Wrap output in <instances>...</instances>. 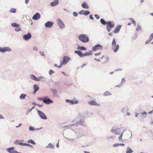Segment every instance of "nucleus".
Masks as SVG:
<instances>
[{"instance_id":"nucleus-35","label":"nucleus","mask_w":153,"mask_h":153,"mask_svg":"<svg viewBox=\"0 0 153 153\" xmlns=\"http://www.w3.org/2000/svg\"><path fill=\"white\" fill-rule=\"evenodd\" d=\"M78 49H79L82 50H85L86 48L83 46H79L77 48Z\"/></svg>"},{"instance_id":"nucleus-36","label":"nucleus","mask_w":153,"mask_h":153,"mask_svg":"<svg viewBox=\"0 0 153 153\" xmlns=\"http://www.w3.org/2000/svg\"><path fill=\"white\" fill-rule=\"evenodd\" d=\"M27 143H31L34 145L36 144V143L32 140H30L27 141Z\"/></svg>"},{"instance_id":"nucleus-18","label":"nucleus","mask_w":153,"mask_h":153,"mask_svg":"<svg viewBox=\"0 0 153 153\" xmlns=\"http://www.w3.org/2000/svg\"><path fill=\"white\" fill-rule=\"evenodd\" d=\"M15 148L12 147L11 148H10L6 149V150L9 153H16L15 151L16 150H14Z\"/></svg>"},{"instance_id":"nucleus-7","label":"nucleus","mask_w":153,"mask_h":153,"mask_svg":"<svg viewBox=\"0 0 153 153\" xmlns=\"http://www.w3.org/2000/svg\"><path fill=\"white\" fill-rule=\"evenodd\" d=\"M37 111L38 115L42 119L45 120L47 119V117L43 112L38 110H37Z\"/></svg>"},{"instance_id":"nucleus-21","label":"nucleus","mask_w":153,"mask_h":153,"mask_svg":"<svg viewBox=\"0 0 153 153\" xmlns=\"http://www.w3.org/2000/svg\"><path fill=\"white\" fill-rule=\"evenodd\" d=\"M126 80L124 78H123L122 79V81L119 84V85H116L115 86L116 87H122L123 85L124 84V83L126 82Z\"/></svg>"},{"instance_id":"nucleus-51","label":"nucleus","mask_w":153,"mask_h":153,"mask_svg":"<svg viewBox=\"0 0 153 153\" xmlns=\"http://www.w3.org/2000/svg\"><path fill=\"white\" fill-rule=\"evenodd\" d=\"M119 146V143H115L113 145V146L114 147H116Z\"/></svg>"},{"instance_id":"nucleus-58","label":"nucleus","mask_w":153,"mask_h":153,"mask_svg":"<svg viewBox=\"0 0 153 153\" xmlns=\"http://www.w3.org/2000/svg\"><path fill=\"white\" fill-rule=\"evenodd\" d=\"M15 31H19L21 30V28L19 27H18L15 29Z\"/></svg>"},{"instance_id":"nucleus-11","label":"nucleus","mask_w":153,"mask_h":153,"mask_svg":"<svg viewBox=\"0 0 153 153\" xmlns=\"http://www.w3.org/2000/svg\"><path fill=\"white\" fill-rule=\"evenodd\" d=\"M70 58L69 57L67 56H65L63 58L62 63L63 65L66 64L70 60Z\"/></svg>"},{"instance_id":"nucleus-38","label":"nucleus","mask_w":153,"mask_h":153,"mask_svg":"<svg viewBox=\"0 0 153 153\" xmlns=\"http://www.w3.org/2000/svg\"><path fill=\"white\" fill-rule=\"evenodd\" d=\"M66 101L68 102V103H70L71 104H73V101H72V100H68V99H67L65 100Z\"/></svg>"},{"instance_id":"nucleus-12","label":"nucleus","mask_w":153,"mask_h":153,"mask_svg":"<svg viewBox=\"0 0 153 153\" xmlns=\"http://www.w3.org/2000/svg\"><path fill=\"white\" fill-rule=\"evenodd\" d=\"M32 36L30 33H28L27 34L24 35L23 36V39L26 41H28L31 37Z\"/></svg>"},{"instance_id":"nucleus-30","label":"nucleus","mask_w":153,"mask_h":153,"mask_svg":"<svg viewBox=\"0 0 153 153\" xmlns=\"http://www.w3.org/2000/svg\"><path fill=\"white\" fill-rule=\"evenodd\" d=\"M100 23L103 25H105L107 24L106 22L103 19H102L100 20Z\"/></svg>"},{"instance_id":"nucleus-6","label":"nucleus","mask_w":153,"mask_h":153,"mask_svg":"<svg viewBox=\"0 0 153 153\" xmlns=\"http://www.w3.org/2000/svg\"><path fill=\"white\" fill-rule=\"evenodd\" d=\"M79 116L83 118L90 117L93 115V113L91 112H84L80 113L79 114Z\"/></svg>"},{"instance_id":"nucleus-26","label":"nucleus","mask_w":153,"mask_h":153,"mask_svg":"<svg viewBox=\"0 0 153 153\" xmlns=\"http://www.w3.org/2000/svg\"><path fill=\"white\" fill-rule=\"evenodd\" d=\"M19 144L22 146H27L29 147H30L32 148H33V146H31V145L29 144H28L25 143H19Z\"/></svg>"},{"instance_id":"nucleus-13","label":"nucleus","mask_w":153,"mask_h":153,"mask_svg":"<svg viewBox=\"0 0 153 153\" xmlns=\"http://www.w3.org/2000/svg\"><path fill=\"white\" fill-rule=\"evenodd\" d=\"M140 115L139 116V119H143L144 118H146L147 116V113L145 111H144L143 113H139Z\"/></svg>"},{"instance_id":"nucleus-31","label":"nucleus","mask_w":153,"mask_h":153,"mask_svg":"<svg viewBox=\"0 0 153 153\" xmlns=\"http://www.w3.org/2000/svg\"><path fill=\"white\" fill-rule=\"evenodd\" d=\"M89 104L91 105H97V103L94 101H92L88 102Z\"/></svg>"},{"instance_id":"nucleus-14","label":"nucleus","mask_w":153,"mask_h":153,"mask_svg":"<svg viewBox=\"0 0 153 153\" xmlns=\"http://www.w3.org/2000/svg\"><path fill=\"white\" fill-rule=\"evenodd\" d=\"M102 48V47L100 44H97L92 47V50L93 51H96L97 50L101 49Z\"/></svg>"},{"instance_id":"nucleus-10","label":"nucleus","mask_w":153,"mask_h":153,"mask_svg":"<svg viewBox=\"0 0 153 153\" xmlns=\"http://www.w3.org/2000/svg\"><path fill=\"white\" fill-rule=\"evenodd\" d=\"M12 49L9 47H4V48H0V52L4 53L6 51H12Z\"/></svg>"},{"instance_id":"nucleus-5","label":"nucleus","mask_w":153,"mask_h":153,"mask_svg":"<svg viewBox=\"0 0 153 153\" xmlns=\"http://www.w3.org/2000/svg\"><path fill=\"white\" fill-rule=\"evenodd\" d=\"M76 138L81 137L84 135V131L81 129H76L75 130Z\"/></svg>"},{"instance_id":"nucleus-29","label":"nucleus","mask_w":153,"mask_h":153,"mask_svg":"<svg viewBox=\"0 0 153 153\" xmlns=\"http://www.w3.org/2000/svg\"><path fill=\"white\" fill-rule=\"evenodd\" d=\"M46 148H51L52 149H54V146L52 143H49L48 145L46 146Z\"/></svg>"},{"instance_id":"nucleus-64","label":"nucleus","mask_w":153,"mask_h":153,"mask_svg":"<svg viewBox=\"0 0 153 153\" xmlns=\"http://www.w3.org/2000/svg\"><path fill=\"white\" fill-rule=\"evenodd\" d=\"M101 53L100 52L97 53H96L94 54L95 55V56H98L99 55H100Z\"/></svg>"},{"instance_id":"nucleus-43","label":"nucleus","mask_w":153,"mask_h":153,"mask_svg":"<svg viewBox=\"0 0 153 153\" xmlns=\"http://www.w3.org/2000/svg\"><path fill=\"white\" fill-rule=\"evenodd\" d=\"M117 129L112 128L111 130V132L115 134V133L117 131Z\"/></svg>"},{"instance_id":"nucleus-9","label":"nucleus","mask_w":153,"mask_h":153,"mask_svg":"<svg viewBox=\"0 0 153 153\" xmlns=\"http://www.w3.org/2000/svg\"><path fill=\"white\" fill-rule=\"evenodd\" d=\"M56 21L57 24L60 28L63 29L65 27V24L61 19H57Z\"/></svg>"},{"instance_id":"nucleus-56","label":"nucleus","mask_w":153,"mask_h":153,"mask_svg":"<svg viewBox=\"0 0 153 153\" xmlns=\"http://www.w3.org/2000/svg\"><path fill=\"white\" fill-rule=\"evenodd\" d=\"M153 39V33H152L150 36L149 39L151 40H152Z\"/></svg>"},{"instance_id":"nucleus-28","label":"nucleus","mask_w":153,"mask_h":153,"mask_svg":"<svg viewBox=\"0 0 153 153\" xmlns=\"http://www.w3.org/2000/svg\"><path fill=\"white\" fill-rule=\"evenodd\" d=\"M26 94H22L20 96L19 98L20 99H25L26 97Z\"/></svg>"},{"instance_id":"nucleus-45","label":"nucleus","mask_w":153,"mask_h":153,"mask_svg":"<svg viewBox=\"0 0 153 153\" xmlns=\"http://www.w3.org/2000/svg\"><path fill=\"white\" fill-rule=\"evenodd\" d=\"M29 129L30 131H34L35 130V128L32 126H30L29 127Z\"/></svg>"},{"instance_id":"nucleus-33","label":"nucleus","mask_w":153,"mask_h":153,"mask_svg":"<svg viewBox=\"0 0 153 153\" xmlns=\"http://www.w3.org/2000/svg\"><path fill=\"white\" fill-rule=\"evenodd\" d=\"M104 96H107L108 95H111V93L108 91H106L104 93Z\"/></svg>"},{"instance_id":"nucleus-49","label":"nucleus","mask_w":153,"mask_h":153,"mask_svg":"<svg viewBox=\"0 0 153 153\" xmlns=\"http://www.w3.org/2000/svg\"><path fill=\"white\" fill-rule=\"evenodd\" d=\"M127 110V108L126 107H124L121 110L122 111L123 113H124L125 112V111Z\"/></svg>"},{"instance_id":"nucleus-46","label":"nucleus","mask_w":153,"mask_h":153,"mask_svg":"<svg viewBox=\"0 0 153 153\" xmlns=\"http://www.w3.org/2000/svg\"><path fill=\"white\" fill-rule=\"evenodd\" d=\"M38 78H39L40 80L41 79V81H43V80L45 79V77L43 76H40Z\"/></svg>"},{"instance_id":"nucleus-59","label":"nucleus","mask_w":153,"mask_h":153,"mask_svg":"<svg viewBox=\"0 0 153 153\" xmlns=\"http://www.w3.org/2000/svg\"><path fill=\"white\" fill-rule=\"evenodd\" d=\"M151 40L150 39H149L148 40H147L145 42V44H147L148 43H149V42H150L151 41Z\"/></svg>"},{"instance_id":"nucleus-50","label":"nucleus","mask_w":153,"mask_h":153,"mask_svg":"<svg viewBox=\"0 0 153 153\" xmlns=\"http://www.w3.org/2000/svg\"><path fill=\"white\" fill-rule=\"evenodd\" d=\"M84 10H82L79 12V13L80 14L84 15Z\"/></svg>"},{"instance_id":"nucleus-57","label":"nucleus","mask_w":153,"mask_h":153,"mask_svg":"<svg viewBox=\"0 0 153 153\" xmlns=\"http://www.w3.org/2000/svg\"><path fill=\"white\" fill-rule=\"evenodd\" d=\"M33 50L36 51H38V48L36 46H34L33 47Z\"/></svg>"},{"instance_id":"nucleus-41","label":"nucleus","mask_w":153,"mask_h":153,"mask_svg":"<svg viewBox=\"0 0 153 153\" xmlns=\"http://www.w3.org/2000/svg\"><path fill=\"white\" fill-rule=\"evenodd\" d=\"M130 20H131V22L133 24H134V25L135 26L136 25V22H135V21H134V20L132 18H131L130 19Z\"/></svg>"},{"instance_id":"nucleus-3","label":"nucleus","mask_w":153,"mask_h":153,"mask_svg":"<svg viewBox=\"0 0 153 153\" xmlns=\"http://www.w3.org/2000/svg\"><path fill=\"white\" fill-rule=\"evenodd\" d=\"M78 38L80 41L84 43L87 42L89 41L88 37L86 34H80L78 36Z\"/></svg>"},{"instance_id":"nucleus-34","label":"nucleus","mask_w":153,"mask_h":153,"mask_svg":"<svg viewBox=\"0 0 153 153\" xmlns=\"http://www.w3.org/2000/svg\"><path fill=\"white\" fill-rule=\"evenodd\" d=\"M11 25L12 27H18L19 26V25L16 23H12Z\"/></svg>"},{"instance_id":"nucleus-62","label":"nucleus","mask_w":153,"mask_h":153,"mask_svg":"<svg viewBox=\"0 0 153 153\" xmlns=\"http://www.w3.org/2000/svg\"><path fill=\"white\" fill-rule=\"evenodd\" d=\"M36 105L39 106V107H42L43 106V104H36Z\"/></svg>"},{"instance_id":"nucleus-2","label":"nucleus","mask_w":153,"mask_h":153,"mask_svg":"<svg viewBox=\"0 0 153 153\" xmlns=\"http://www.w3.org/2000/svg\"><path fill=\"white\" fill-rule=\"evenodd\" d=\"M65 136L64 137L70 142H72L73 139L76 138L75 131L72 129L69 130Z\"/></svg>"},{"instance_id":"nucleus-24","label":"nucleus","mask_w":153,"mask_h":153,"mask_svg":"<svg viewBox=\"0 0 153 153\" xmlns=\"http://www.w3.org/2000/svg\"><path fill=\"white\" fill-rule=\"evenodd\" d=\"M74 53L77 54L79 56L81 57H83V54L81 53V51H74Z\"/></svg>"},{"instance_id":"nucleus-48","label":"nucleus","mask_w":153,"mask_h":153,"mask_svg":"<svg viewBox=\"0 0 153 153\" xmlns=\"http://www.w3.org/2000/svg\"><path fill=\"white\" fill-rule=\"evenodd\" d=\"M54 73V71L52 70H50V71H49V74L51 75H52V74Z\"/></svg>"},{"instance_id":"nucleus-37","label":"nucleus","mask_w":153,"mask_h":153,"mask_svg":"<svg viewBox=\"0 0 153 153\" xmlns=\"http://www.w3.org/2000/svg\"><path fill=\"white\" fill-rule=\"evenodd\" d=\"M91 54V53L90 52H86L85 53H83V57L85 56H88Z\"/></svg>"},{"instance_id":"nucleus-60","label":"nucleus","mask_w":153,"mask_h":153,"mask_svg":"<svg viewBox=\"0 0 153 153\" xmlns=\"http://www.w3.org/2000/svg\"><path fill=\"white\" fill-rule=\"evenodd\" d=\"M106 28L108 32H109L111 31V28L107 27Z\"/></svg>"},{"instance_id":"nucleus-63","label":"nucleus","mask_w":153,"mask_h":153,"mask_svg":"<svg viewBox=\"0 0 153 153\" xmlns=\"http://www.w3.org/2000/svg\"><path fill=\"white\" fill-rule=\"evenodd\" d=\"M89 18L91 19H92V20H93L94 19V18L92 16V15H90V16H89Z\"/></svg>"},{"instance_id":"nucleus-15","label":"nucleus","mask_w":153,"mask_h":153,"mask_svg":"<svg viewBox=\"0 0 153 153\" xmlns=\"http://www.w3.org/2000/svg\"><path fill=\"white\" fill-rule=\"evenodd\" d=\"M53 24V22L48 21L46 22L45 24V26L46 27L51 28Z\"/></svg>"},{"instance_id":"nucleus-53","label":"nucleus","mask_w":153,"mask_h":153,"mask_svg":"<svg viewBox=\"0 0 153 153\" xmlns=\"http://www.w3.org/2000/svg\"><path fill=\"white\" fill-rule=\"evenodd\" d=\"M39 53H40L41 56L45 57V55L43 52L40 51Z\"/></svg>"},{"instance_id":"nucleus-17","label":"nucleus","mask_w":153,"mask_h":153,"mask_svg":"<svg viewBox=\"0 0 153 153\" xmlns=\"http://www.w3.org/2000/svg\"><path fill=\"white\" fill-rule=\"evenodd\" d=\"M30 78L32 79L37 82H39L40 81V79L39 78L36 77L33 74L30 75Z\"/></svg>"},{"instance_id":"nucleus-61","label":"nucleus","mask_w":153,"mask_h":153,"mask_svg":"<svg viewBox=\"0 0 153 153\" xmlns=\"http://www.w3.org/2000/svg\"><path fill=\"white\" fill-rule=\"evenodd\" d=\"M94 17L97 19H99L100 18V17H99V16L97 14H95L94 15Z\"/></svg>"},{"instance_id":"nucleus-22","label":"nucleus","mask_w":153,"mask_h":153,"mask_svg":"<svg viewBox=\"0 0 153 153\" xmlns=\"http://www.w3.org/2000/svg\"><path fill=\"white\" fill-rule=\"evenodd\" d=\"M121 27V26L118 25L117 26L115 29V30L114 31L113 33H117L120 31Z\"/></svg>"},{"instance_id":"nucleus-19","label":"nucleus","mask_w":153,"mask_h":153,"mask_svg":"<svg viewBox=\"0 0 153 153\" xmlns=\"http://www.w3.org/2000/svg\"><path fill=\"white\" fill-rule=\"evenodd\" d=\"M107 27L113 28L114 27L115 25L114 24H112L111 22L109 21L107 22Z\"/></svg>"},{"instance_id":"nucleus-47","label":"nucleus","mask_w":153,"mask_h":153,"mask_svg":"<svg viewBox=\"0 0 153 153\" xmlns=\"http://www.w3.org/2000/svg\"><path fill=\"white\" fill-rule=\"evenodd\" d=\"M37 100H39L42 101L43 102L44 100V97L42 98L41 97H37Z\"/></svg>"},{"instance_id":"nucleus-25","label":"nucleus","mask_w":153,"mask_h":153,"mask_svg":"<svg viewBox=\"0 0 153 153\" xmlns=\"http://www.w3.org/2000/svg\"><path fill=\"white\" fill-rule=\"evenodd\" d=\"M74 53L77 54L79 56L81 57H83V54L81 53V51H74Z\"/></svg>"},{"instance_id":"nucleus-52","label":"nucleus","mask_w":153,"mask_h":153,"mask_svg":"<svg viewBox=\"0 0 153 153\" xmlns=\"http://www.w3.org/2000/svg\"><path fill=\"white\" fill-rule=\"evenodd\" d=\"M73 15L75 17L77 16L78 15V13H77V12H73Z\"/></svg>"},{"instance_id":"nucleus-40","label":"nucleus","mask_w":153,"mask_h":153,"mask_svg":"<svg viewBox=\"0 0 153 153\" xmlns=\"http://www.w3.org/2000/svg\"><path fill=\"white\" fill-rule=\"evenodd\" d=\"M141 28L140 27V25H137V27L136 29V30L137 31H138L140 30Z\"/></svg>"},{"instance_id":"nucleus-8","label":"nucleus","mask_w":153,"mask_h":153,"mask_svg":"<svg viewBox=\"0 0 153 153\" xmlns=\"http://www.w3.org/2000/svg\"><path fill=\"white\" fill-rule=\"evenodd\" d=\"M43 102L46 104L48 105L50 103H52L53 102V101L52 100L50 99L48 96H45L44 97Z\"/></svg>"},{"instance_id":"nucleus-23","label":"nucleus","mask_w":153,"mask_h":153,"mask_svg":"<svg viewBox=\"0 0 153 153\" xmlns=\"http://www.w3.org/2000/svg\"><path fill=\"white\" fill-rule=\"evenodd\" d=\"M39 87L38 86L36 85H33V89H34V92L33 94H34L36 91H38L39 90Z\"/></svg>"},{"instance_id":"nucleus-16","label":"nucleus","mask_w":153,"mask_h":153,"mask_svg":"<svg viewBox=\"0 0 153 153\" xmlns=\"http://www.w3.org/2000/svg\"><path fill=\"white\" fill-rule=\"evenodd\" d=\"M41 15L38 13H36L32 17V19L34 20L39 19Z\"/></svg>"},{"instance_id":"nucleus-55","label":"nucleus","mask_w":153,"mask_h":153,"mask_svg":"<svg viewBox=\"0 0 153 153\" xmlns=\"http://www.w3.org/2000/svg\"><path fill=\"white\" fill-rule=\"evenodd\" d=\"M125 131H123V132L121 133V135L120 136V137H119V140H121L122 139V137L123 136V132Z\"/></svg>"},{"instance_id":"nucleus-42","label":"nucleus","mask_w":153,"mask_h":153,"mask_svg":"<svg viewBox=\"0 0 153 153\" xmlns=\"http://www.w3.org/2000/svg\"><path fill=\"white\" fill-rule=\"evenodd\" d=\"M51 91L53 93L54 95H55L57 92V91L55 89H52Z\"/></svg>"},{"instance_id":"nucleus-20","label":"nucleus","mask_w":153,"mask_h":153,"mask_svg":"<svg viewBox=\"0 0 153 153\" xmlns=\"http://www.w3.org/2000/svg\"><path fill=\"white\" fill-rule=\"evenodd\" d=\"M59 4V0H55L53 2H52L50 3V5L52 6H55Z\"/></svg>"},{"instance_id":"nucleus-27","label":"nucleus","mask_w":153,"mask_h":153,"mask_svg":"<svg viewBox=\"0 0 153 153\" xmlns=\"http://www.w3.org/2000/svg\"><path fill=\"white\" fill-rule=\"evenodd\" d=\"M82 7L84 8L85 9H88L89 7L88 6V4L86 3L85 2H84L82 4Z\"/></svg>"},{"instance_id":"nucleus-39","label":"nucleus","mask_w":153,"mask_h":153,"mask_svg":"<svg viewBox=\"0 0 153 153\" xmlns=\"http://www.w3.org/2000/svg\"><path fill=\"white\" fill-rule=\"evenodd\" d=\"M16 9L12 8L10 10V12L11 13H16Z\"/></svg>"},{"instance_id":"nucleus-44","label":"nucleus","mask_w":153,"mask_h":153,"mask_svg":"<svg viewBox=\"0 0 153 153\" xmlns=\"http://www.w3.org/2000/svg\"><path fill=\"white\" fill-rule=\"evenodd\" d=\"M90 13L89 11H84V15H87L90 14Z\"/></svg>"},{"instance_id":"nucleus-54","label":"nucleus","mask_w":153,"mask_h":153,"mask_svg":"<svg viewBox=\"0 0 153 153\" xmlns=\"http://www.w3.org/2000/svg\"><path fill=\"white\" fill-rule=\"evenodd\" d=\"M105 58L106 60V62H108L109 61V57L108 56H106L105 57Z\"/></svg>"},{"instance_id":"nucleus-1","label":"nucleus","mask_w":153,"mask_h":153,"mask_svg":"<svg viewBox=\"0 0 153 153\" xmlns=\"http://www.w3.org/2000/svg\"><path fill=\"white\" fill-rule=\"evenodd\" d=\"M85 118L80 117L79 114L77 117L73 120L72 123H74L68 125L67 127L68 128H70L71 126L74 125L84 126L85 125Z\"/></svg>"},{"instance_id":"nucleus-4","label":"nucleus","mask_w":153,"mask_h":153,"mask_svg":"<svg viewBox=\"0 0 153 153\" xmlns=\"http://www.w3.org/2000/svg\"><path fill=\"white\" fill-rule=\"evenodd\" d=\"M112 45V48L114 52H117L119 48V46L118 45H116L115 40L114 39H113Z\"/></svg>"},{"instance_id":"nucleus-32","label":"nucleus","mask_w":153,"mask_h":153,"mask_svg":"<svg viewBox=\"0 0 153 153\" xmlns=\"http://www.w3.org/2000/svg\"><path fill=\"white\" fill-rule=\"evenodd\" d=\"M133 152L132 150L129 147H128L126 149V153H131Z\"/></svg>"}]
</instances>
